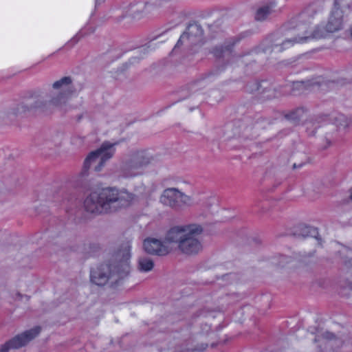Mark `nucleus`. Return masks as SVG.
I'll return each mask as SVG.
<instances>
[{
  "label": "nucleus",
  "mask_w": 352,
  "mask_h": 352,
  "mask_svg": "<svg viewBox=\"0 0 352 352\" xmlns=\"http://www.w3.org/2000/svg\"><path fill=\"white\" fill-rule=\"evenodd\" d=\"M203 231L198 224H181L171 227L166 233L164 241L148 237L144 239L143 248L148 254L165 256L175 248L183 254L195 255L202 250L199 235Z\"/></svg>",
  "instance_id": "f257e3e1"
},
{
  "label": "nucleus",
  "mask_w": 352,
  "mask_h": 352,
  "mask_svg": "<svg viewBox=\"0 0 352 352\" xmlns=\"http://www.w3.org/2000/svg\"><path fill=\"white\" fill-rule=\"evenodd\" d=\"M75 93L72 78L70 76H64L54 81L50 86L47 92L42 89L32 92L16 106L14 113L22 114L50 108L67 111L71 109L70 101Z\"/></svg>",
  "instance_id": "f03ea898"
},
{
  "label": "nucleus",
  "mask_w": 352,
  "mask_h": 352,
  "mask_svg": "<svg viewBox=\"0 0 352 352\" xmlns=\"http://www.w3.org/2000/svg\"><path fill=\"white\" fill-rule=\"evenodd\" d=\"M344 14L340 8H334L329 16L325 30L320 26L311 27L307 24L298 25V36L295 38L274 36L272 40V51L281 52L296 43H304L313 39L324 37L326 32H334L343 26Z\"/></svg>",
  "instance_id": "7ed1b4c3"
},
{
  "label": "nucleus",
  "mask_w": 352,
  "mask_h": 352,
  "mask_svg": "<svg viewBox=\"0 0 352 352\" xmlns=\"http://www.w3.org/2000/svg\"><path fill=\"white\" fill-rule=\"evenodd\" d=\"M137 201V196L126 189L104 188L91 192L85 200V210L91 213L100 214L126 208Z\"/></svg>",
  "instance_id": "20e7f679"
},
{
  "label": "nucleus",
  "mask_w": 352,
  "mask_h": 352,
  "mask_svg": "<svg viewBox=\"0 0 352 352\" xmlns=\"http://www.w3.org/2000/svg\"><path fill=\"white\" fill-rule=\"evenodd\" d=\"M131 246L125 245L118 253L120 263L114 267L116 272H111V267L108 265H102L91 271V281L99 286L107 284L109 280L117 283L120 278L126 276L130 271Z\"/></svg>",
  "instance_id": "39448f33"
},
{
  "label": "nucleus",
  "mask_w": 352,
  "mask_h": 352,
  "mask_svg": "<svg viewBox=\"0 0 352 352\" xmlns=\"http://www.w3.org/2000/svg\"><path fill=\"white\" fill-rule=\"evenodd\" d=\"M154 162L155 158L148 151H134L122 163L120 175L126 179L142 175L144 169Z\"/></svg>",
  "instance_id": "423d86ee"
},
{
  "label": "nucleus",
  "mask_w": 352,
  "mask_h": 352,
  "mask_svg": "<svg viewBox=\"0 0 352 352\" xmlns=\"http://www.w3.org/2000/svg\"><path fill=\"white\" fill-rule=\"evenodd\" d=\"M115 144L104 142L100 148L91 151L84 160L82 170L86 173L91 168L96 172H100L115 153Z\"/></svg>",
  "instance_id": "0eeeda50"
},
{
  "label": "nucleus",
  "mask_w": 352,
  "mask_h": 352,
  "mask_svg": "<svg viewBox=\"0 0 352 352\" xmlns=\"http://www.w3.org/2000/svg\"><path fill=\"white\" fill-rule=\"evenodd\" d=\"M160 202L177 210L191 207L195 204L192 197L175 188L164 190L160 197Z\"/></svg>",
  "instance_id": "6e6552de"
},
{
  "label": "nucleus",
  "mask_w": 352,
  "mask_h": 352,
  "mask_svg": "<svg viewBox=\"0 0 352 352\" xmlns=\"http://www.w3.org/2000/svg\"><path fill=\"white\" fill-rule=\"evenodd\" d=\"M40 327H36L16 335L1 346L0 352H8L10 349H18L28 344L40 333Z\"/></svg>",
  "instance_id": "1a4fd4ad"
},
{
  "label": "nucleus",
  "mask_w": 352,
  "mask_h": 352,
  "mask_svg": "<svg viewBox=\"0 0 352 352\" xmlns=\"http://www.w3.org/2000/svg\"><path fill=\"white\" fill-rule=\"evenodd\" d=\"M202 39L203 30L201 27L196 23L190 24L187 28L186 32L180 36L174 50L179 47L181 45L190 46L198 44L202 41Z\"/></svg>",
  "instance_id": "9d476101"
},
{
  "label": "nucleus",
  "mask_w": 352,
  "mask_h": 352,
  "mask_svg": "<svg viewBox=\"0 0 352 352\" xmlns=\"http://www.w3.org/2000/svg\"><path fill=\"white\" fill-rule=\"evenodd\" d=\"M276 6V3L274 2H272L260 8L256 12L255 19L259 21L265 20L274 12Z\"/></svg>",
  "instance_id": "9b49d317"
},
{
  "label": "nucleus",
  "mask_w": 352,
  "mask_h": 352,
  "mask_svg": "<svg viewBox=\"0 0 352 352\" xmlns=\"http://www.w3.org/2000/svg\"><path fill=\"white\" fill-rule=\"evenodd\" d=\"M154 267L153 261L148 257H141L138 261V268L141 272H147L153 270Z\"/></svg>",
  "instance_id": "f8f14e48"
},
{
  "label": "nucleus",
  "mask_w": 352,
  "mask_h": 352,
  "mask_svg": "<svg viewBox=\"0 0 352 352\" xmlns=\"http://www.w3.org/2000/svg\"><path fill=\"white\" fill-rule=\"evenodd\" d=\"M146 6L144 3L140 2L131 5L129 8L131 14L135 18H139L144 12Z\"/></svg>",
  "instance_id": "ddd939ff"
},
{
  "label": "nucleus",
  "mask_w": 352,
  "mask_h": 352,
  "mask_svg": "<svg viewBox=\"0 0 352 352\" xmlns=\"http://www.w3.org/2000/svg\"><path fill=\"white\" fill-rule=\"evenodd\" d=\"M305 114V112L303 109H297L293 112L290 113L288 115V118L289 120L296 122L301 120L304 117Z\"/></svg>",
  "instance_id": "4468645a"
},
{
  "label": "nucleus",
  "mask_w": 352,
  "mask_h": 352,
  "mask_svg": "<svg viewBox=\"0 0 352 352\" xmlns=\"http://www.w3.org/2000/svg\"><path fill=\"white\" fill-rule=\"evenodd\" d=\"M334 337H335L334 335L331 332L318 331L316 338H315V341L316 342L320 341L321 340V338H324V339H327V340H331Z\"/></svg>",
  "instance_id": "2eb2a0df"
},
{
  "label": "nucleus",
  "mask_w": 352,
  "mask_h": 352,
  "mask_svg": "<svg viewBox=\"0 0 352 352\" xmlns=\"http://www.w3.org/2000/svg\"><path fill=\"white\" fill-rule=\"evenodd\" d=\"M340 119L342 120H343L344 121V124H340L344 127L349 126V124H350V121L344 116H341L340 117Z\"/></svg>",
  "instance_id": "dca6fc26"
},
{
  "label": "nucleus",
  "mask_w": 352,
  "mask_h": 352,
  "mask_svg": "<svg viewBox=\"0 0 352 352\" xmlns=\"http://www.w3.org/2000/svg\"><path fill=\"white\" fill-rule=\"evenodd\" d=\"M344 0H335V6L334 8H340L341 9V6L342 5V1Z\"/></svg>",
  "instance_id": "f3484780"
},
{
  "label": "nucleus",
  "mask_w": 352,
  "mask_h": 352,
  "mask_svg": "<svg viewBox=\"0 0 352 352\" xmlns=\"http://www.w3.org/2000/svg\"><path fill=\"white\" fill-rule=\"evenodd\" d=\"M345 265H346V266L347 267H351L352 268V258L351 260L346 261Z\"/></svg>",
  "instance_id": "a211bd4d"
},
{
  "label": "nucleus",
  "mask_w": 352,
  "mask_h": 352,
  "mask_svg": "<svg viewBox=\"0 0 352 352\" xmlns=\"http://www.w3.org/2000/svg\"><path fill=\"white\" fill-rule=\"evenodd\" d=\"M283 261L280 263V265H283L284 263L289 262V258L286 257H283Z\"/></svg>",
  "instance_id": "6ab92c4d"
},
{
  "label": "nucleus",
  "mask_w": 352,
  "mask_h": 352,
  "mask_svg": "<svg viewBox=\"0 0 352 352\" xmlns=\"http://www.w3.org/2000/svg\"><path fill=\"white\" fill-rule=\"evenodd\" d=\"M347 8H348L349 10H351V7L349 5H347Z\"/></svg>",
  "instance_id": "aec40b11"
},
{
  "label": "nucleus",
  "mask_w": 352,
  "mask_h": 352,
  "mask_svg": "<svg viewBox=\"0 0 352 352\" xmlns=\"http://www.w3.org/2000/svg\"><path fill=\"white\" fill-rule=\"evenodd\" d=\"M61 142H62V140H60V142H58V145H60Z\"/></svg>",
  "instance_id": "412c9836"
},
{
  "label": "nucleus",
  "mask_w": 352,
  "mask_h": 352,
  "mask_svg": "<svg viewBox=\"0 0 352 352\" xmlns=\"http://www.w3.org/2000/svg\"><path fill=\"white\" fill-rule=\"evenodd\" d=\"M300 17H301L302 19H304V15L302 14Z\"/></svg>",
  "instance_id": "4be33fe9"
},
{
  "label": "nucleus",
  "mask_w": 352,
  "mask_h": 352,
  "mask_svg": "<svg viewBox=\"0 0 352 352\" xmlns=\"http://www.w3.org/2000/svg\"><path fill=\"white\" fill-rule=\"evenodd\" d=\"M351 199H352V191H351Z\"/></svg>",
  "instance_id": "5701e85b"
},
{
  "label": "nucleus",
  "mask_w": 352,
  "mask_h": 352,
  "mask_svg": "<svg viewBox=\"0 0 352 352\" xmlns=\"http://www.w3.org/2000/svg\"><path fill=\"white\" fill-rule=\"evenodd\" d=\"M351 36H352V30H351Z\"/></svg>",
  "instance_id": "b1692460"
}]
</instances>
